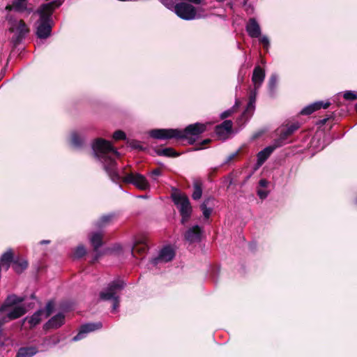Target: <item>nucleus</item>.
<instances>
[{"mask_svg": "<svg viewBox=\"0 0 357 357\" xmlns=\"http://www.w3.org/2000/svg\"><path fill=\"white\" fill-rule=\"evenodd\" d=\"M91 148L94 157L112 181L130 183L142 190L149 188V183L144 175L139 173H126L125 169H122L121 172L119 170L116 160L119 158L120 153L110 142L97 138L92 143Z\"/></svg>", "mask_w": 357, "mask_h": 357, "instance_id": "nucleus-1", "label": "nucleus"}, {"mask_svg": "<svg viewBox=\"0 0 357 357\" xmlns=\"http://www.w3.org/2000/svg\"><path fill=\"white\" fill-rule=\"evenodd\" d=\"M61 4V0H54L43 3L38 8L36 13L39 15V20L36 23V33L38 38L45 39L50 36L52 27V15L54 10Z\"/></svg>", "mask_w": 357, "mask_h": 357, "instance_id": "nucleus-2", "label": "nucleus"}, {"mask_svg": "<svg viewBox=\"0 0 357 357\" xmlns=\"http://www.w3.org/2000/svg\"><path fill=\"white\" fill-rule=\"evenodd\" d=\"M205 124L196 123L188 126L184 130L179 129H153L149 135L157 139H169L172 138L185 139L190 136H198L206 130Z\"/></svg>", "mask_w": 357, "mask_h": 357, "instance_id": "nucleus-3", "label": "nucleus"}, {"mask_svg": "<svg viewBox=\"0 0 357 357\" xmlns=\"http://www.w3.org/2000/svg\"><path fill=\"white\" fill-rule=\"evenodd\" d=\"M265 71L260 66H257L255 68L252 76V82L254 84V90L251 92L249 102L241 116L238 119V122H241L243 119L245 122L248 121L252 116L255 109V101L257 90L261 87L265 79Z\"/></svg>", "mask_w": 357, "mask_h": 357, "instance_id": "nucleus-4", "label": "nucleus"}, {"mask_svg": "<svg viewBox=\"0 0 357 357\" xmlns=\"http://www.w3.org/2000/svg\"><path fill=\"white\" fill-rule=\"evenodd\" d=\"M126 286V283L121 279H116L109 282L107 287L100 292V298L102 301H112V311H116L120 304L119 292Z\"/></svg>", "mask_w": 357, "mask_h": 357, "instance_id": "nucleus-5", "label": "nucleus"}, {"mask_svg": "<svg viewBox=\"0 0 357 357\" xmlns=\"http://www.w3.org/2000/svg\"><path fill=\"white\" fill-rule=\"evenodd\" d=\"M176 15L185 20L203 18L206 16L204 10L200 7L196 8L190 3L180 2L176 3Z\"/></svg>", "mask_w": 357, "mask_h": 357, "instance_id": "nucleus-6", "label": "nucleus"}, {"mask_svg": "<svg viewBox=\"0 0 357 357\" xmlns=\"http://www.w3.org/2000/svg\"><path fill=\"white\" fill-rule=\"evenodd\" d=\"M172 197L181 216V223L185 225L189 221L192 213V208L188 197L180 192L172 194Z\"/></svg>", "mask_w": 357, "mask_h": 357, "instance_id": "nucleus-7", "label": "nucleus"}, {"mask_svg": "<svg viewBox=\"0 0 357 357\" xmlns=\"http://www.w3.org/2000/svg\"><path fill=\"white\" fill-rule=\"evenodd\" d=\"M9 31L14 33L12 40L17 45L25 38L26 35L29 33V29L22 20L10 19L9 20Z\"/></svg>", "mask_w": 357, "mask_h": 357, "instance_id": "nucleus-8", "label": "nucleus"}, {"mask_svg": "<svg viewBox=\"0 0 357 357\" xmlns=\"http://www.w3.org/2000/svg\"><path fill=\"white\" fill-rule=\"evenodd\" d=\"M148 249L147 238L144 236H135L132 244L130 247L131 254L133 257H135L136 253L139 255L145 254Z\"/></svg>", "mask_w": 357, "mask_h": 357, "instance_id": "nucleus-9", "label": "nucleus"}, {"mask_svg": "<svg viewBox=\"0 0 357 357\" xmlns=\"http://www.w3.org/2000/svg\"><path fill=\"white\" fill-rule=\"evenodd\" d=\"M175 256V252L170 246L164 247L159 252L158 256L151 259V263L156 266L162 262H168L172 261Z\"/></svg>", "mask_w": 357, "mask_h": 357, "instance_id": "nucleus-10", "label": "nucleus"}, {"mask_svg": "<svg viewBox=\"0 0 357 357\" xmlns=\"http://www.w3.org/2000/svg\"><path fill=\"white\" fill-rule=\"evenodd\" d=\"M102 327V324L101 322L85 324L80 327L79 333L72 338V341H79L84 338L87 333L100 329Z\"/></svg>", "mask_w": 357, "mask_h": 357, "instance_id": "nucleus-11", "label": "nucleus"}, {"mask_svg": "<svg viewBox=\"0 0 357 357\" xmlns=\"http://www.w3.org/2000/svg\"><path fill=\"white\" fill-rule=\"evenodd\" d=\"M282 144L275 142L273 145L268 146L265 147L264 149L260 151L257 153V167L261 166L264 162L268 158V157L271 155V154L278 147L282 146Z\"/></svg>", "mask_w": 357, "mask_h": 357, "instance_id": "nucleus-12", "label": "nucleus"}, {"mask_svg": "<svg viewBox=\"0 0 357 357\" xmlns=\"http://www.w3.org/2000/svg\"><path fill=\"white\" fill-rule=\"evenodd\" d=\"M202 230L199 225L190 227L184 234L185 240L190 243L199 242L201 241Z\"/></svg>", "mask_w": 357, "mask_h": 357, "instance_id": "nucleus-13", "label": "nucleus"}, {"mask_svg": "<svg viewBox=\"0 0 357 357\" xmlns=\"http://www.w3.org/2000/svg\"><path fill=\"white\" fill-rule=\"evenodd\" d=\"M245 30L251 38H259L261 36V27L255 18H250L245 26Z\"/></svg>", "mask_w": 357, "mask_h": 357, "instance_id": "nucleus-14", "label": "nucleus"}, {"mask_svg": "<svg viewBox=\"0 0 357 357\" xmlns=\"http://www.w3.org/2000/svg\"><path fill=\"white\" fill-rule=\"evenodd\" d=\"M331 105L330 102L327 101L324 102L323 101H317L305 107L301 111V114L303 115H309L314 112L320 109L321 107L326 109Z\"/></svg>", "mask_w": 357, "mask_h": 357, "instance_id": "nucleus-15", "label": "nucleus"}, {"mask_svg": "<svg viewBox=\"0 0 357 357\" xmlns=\"http://www.w3.org/2000/svg\"><path fill=\"white\" fill-rule=\"evenodd\" d=\"M24 301V298L23 297H20L15 294L9 295L7 296L4 303L0 306V312H3L6 311L8 307L21 303Z\"/></svg>", "mask_w": 357, "mask_h": 357, "instance_id": "nucleus-16", "label": "nucleus"}, {"mask_svg": "<svg viewBox=\"0 0 357 357\" xmlns=\"http://www.w3.org/2000/svg\"><path fill=\"white\" fill-rule=\"evenodd\" d=\"M65 316L63 313H59L52 317L45 325L46 330L50 328H57L61 326L64 323Z\"/></svg>", "mask_w": 357, "mask_h": 357, "instance_id": "nucleus-17", "label": "nucleus"}, {"mask_svg": "<svg viewBox=\"0 0 357 357\" xmlns=\"http://www.w3.org/2000/svg\"><path fill=\"white\" fill-rule=\"evenodd\" d=\"M298 128L299 124L298 123H293L289 126L283 128L280 131L279 138L277 140H275V142L282 143L283 145L284 144V141Z\"/></svg>", "mask_w": 357, "mask_h": 357, "instance_id": "nucleus-18", "label": "nucleus"}, {"mask_svg": "<svg viewBox=\"0 0 357 357\" xmlns=\"http://www.w3.org/2000/svg\"><path fill=\"white\" fill-rule=\"evenodd\" d=\"M44 312L45 310L43 309H40L34 312L31 317H26L22 320L23 324L27 321L30 324L31 328L35 327L36 325L40 324Z\"/></svg>", "mask_w": 357, "mask_h": 357, "instance_id": "nucleus-19", "label": "nucleus"}, {"mask_svg": "<svg viewBox=\"0 0 357 357\" xmlns=\"http://www.w3.org/2000/svg\"><path fill=\"white\" fill-rule=\"evenodd\" d=\"M14 261L13 252L11 249H8L6 252L2 254L1 257L0 264L7 271L10 264Z\"/></svg>", "mask_w": 357, "mask_h": 357, "instance_id": "nucleus-20", "label": "nucleus"}, {"mask_svg": "<svg viewBox=\"0 0 357 357\" xmlns=\"http://www.w3.org/2000/svg\"><path fill=\"white\" fill-rule=\"evenodd\" d=\"M213 198L208 197L203 202L200 206V208L202 211L203 215L205 218H208L213 211Z\"/></svg>", "mask_w": 357, "mask_h": 357, "instance_id": "nucleus-21", "label": "nucleus"}, {"mask_svg": "<svg viewBox=\"0 0 357 357\" xmlns=\"http://www.w3.org/2000/svg\"><path fill=\"white\" fill-rule=\"evenodd\" d=\"M232 121L230 120H225L221 124L215 127V132L218 135H223L225 133L231 132L232 128Z\"/></svg>", "mask_w": 357, "mask_h": 357, "instance_id": "nucleus-22", "label": "nucleus"}, {"mask_svg": "<svg viewBox=\"0 0 357 357\" xmlns=\"http://www.w3.org/2000/svg\"><path fill=\"white\" fill-rule=\"evenodd\" d=\"M26 310L24 306H15L12 310L8 312L7 317L8 320L17 319L26 314Z\"/></svg>", "mask_w": 357, "mask_h": 357, "instance_id": "nucleus-23", "label": "nucleus"}, {"mask_svg": "<svg viewBox=\"0 0 357 357\" xmlns=\"http://www.w3.org/2000/svg\"><path fill=\"white\" fill-rule=\"evenodd\" d=\"M84 142V137L76 131H73L70 134L71 144L76 149L82 147Z\"/></svg>", "mask_w": 357, "mask_h": 357, "instance_id": "nucleus-24", "label": "nucleus"}, {"mask_svg": "<svg viewBox=\"0 0 357 357\" xmlns=\"http://www.w3.org/2000/svg\"><path fill=\"white\" fill-rule=\"evenodd\" d=\"M38 353V349L35 347H22L19 349L16 357H32Z\"/></svg>", "mask_w": 357, "mask_h": 357, "instance_id": "nucleus-25", "label": "nucleus"}, {"mask_svg": "<svg viewBox=\"0 0 357 357\" xmlns=\"http://www.w3.org/2000/svg\"><path fill=\"white\" fill-rule=\"evenodd\" d=\"M159 156H165L169 158H175L180 155V153L176 152L174 149L168 147L165 149H159L155 151Z\"/></svg>", "mask_w": 357, "mask_h": 357, "instance_id": "nucleus-26", "label": "nucleus"}, {"mask_svg": "<svg viewBox=\"0 0 357 357\" xmlns=\"http://www.w3.org/2000/svg\"><path fill=\"white\" fill-rule=\"evenodd\" d=\"M14 10L20 13L28 11L29 13L31 12V9H28L27 2L22 0H15L12 3Z\"/></svg>", "mask_w": 357, "mask_h": 357, "instance_id": "nucleus-27", "label": "nucleus"}, {"mask_svg": "<svg viewBox=\"0 0 357 357\" xmlns=\"http://www.w3.org/2000/svg\"><path fill=\"white\" fill-rule=\"evenodd\" d=\"M102 236L100 232H96L92 234L90 238V241L96 251H97L98 249L102 245Z\"/></svg>", "mask_w": 357, "mask_h": 357, "instance_id": "nucleus-28", "label": "nucleus"}, {"mask_svg": "<svg viewBox=\"0 0 357 357\" xmlns=\"http://www.w3.org/2000/svg\"><path fill=\"white\" fill-rule=\"evenodd\" d=\"M13 267L16 273H20L28 267V261L25 259L14 260Z\"/></svg>", "mask_w": 357, "mask_h": 357, "instance_id": "nucleus-29", "label": "nucleus"}, {"mask_svg": "<svg viewBox=\"0 0 357 357\" xmlns=\"http://www.w3.org/2000/svg\"><path fill=\"white\" fill-rule=\"evenodd\" d=\"M113 217L114 215L112 214L102 215L96 222V227L98 228H102L107 226L112 221Z\"/></svg>", "mask_w": 357, "mask_h": 357, "instance_id": "nucleus-30", "label": "nucleus"}, {"mask_svg": "<svg viewBox=\"0 0 357 357\" xmlns=\"http://www.w3.org/2000/svg\"><path fill=\"white\" fill-rule=\"evenodd\" d=\"M278 76L277 74H272L268 80V89L271 93H274L277 87Z\"/></svg>", "mask_w": 357, "mask_h": 357, "instance_id": "nucleus-31", "label": "nucleus"}, {"mask_svg": "<svg viewBox=\"0 0 357 357\" xmlns=\"http://www.w3.org/2000/svg\"><path fill=\"white\" fill-rule=\"evenodd\" d=\"M202 195V189L201 184L196 182L193 185V192L192 195V197L195 200H198L201 198Z\"/></svg>", "mask_w": 357, "mask_h": 357, "instance_id": "nucleus-32", "label": "nucleus"}, {"mask_svg": "<svg viewBox=\"0 0 357 357\" xmlns=\"http://www.w3.org/2000/svg\"><path fill=\"white\" fill-rule=\"evenodd\" d=\"M238 107V102L236 100L235 102V105H234L233 107H231L227 110H225V112H223L220 114V119H225L230 116L234 112L235 109Z\"/></svg>", "mask_w": 357, "mask_h": 357, "instance_id": "nucleus-33", "label": "nucleus"}, {"mask_svg": "<svg viewBox=\"0 0 357 357\" xmlns=\"http://www.w3.org/2000/svg\"><path fill=\"white\" fill-rule=\"evenodd\" d=\"M86 254V249L83 245H79L76 248L74 252V257L75 258H81Z\"/></svg>", "mask_w": 357, "mask_h": 357, "instance_id": "nucleus-34", "label": "nucleus"}, {"mask_svg": "<svg viewBox=\"0 0 357 357\" xmlns=\"http://www.w3.org/2000/svg\"><path fill=\"white\" fill-rule=\"evenodd\" d=\"M259 43L263 45L264 48L266 50H268L269 47H270V40H269V38H268V36H266L265 35L260 36L259 37Z\"/></svg>", "mask_w": 357, "mask_h": 357, "instance_id": "nucleus-35", "label": "nucleus"}, {"mask_svg": "<svg viewBox=\"0 0 357 357\" xmlns=\"http://www.w3.org/2000/svg\"><path fill=\"white\" fill-rule=\"evenodd\" d=\"M162 3L169 10H173L176 13V4L172 0H162Z\"/></svg>", "mask_w": 357, "mask_h": 357, "instance_id": "nucleus-36", "label": "nucleus"}, {"mask_svg": "<svg viewBox=\"0 0 357 357\" xmlns=\"http://www.w3.org/2000/svg\"><path fill=\"white\" fill-rule=\"evenodd\" d=\"M343 97L348 100H354L357 98V95L354 91H347L344 92Z\"/></svg>", "mask_w": 357, "mask_h": 357, "instance_id": "nucleus-37", "label": "nucleus"}, {"mask_svg": "<svg viewBox=\"0 0 357 357\" xmlns=\"http://www.w3.org/2000/svg\"><path fill=\"white\" fill-rule=\"evenodd\" d=\"M126 136L125 132L121 130H117V131L114 132L113 134V138L115 140L124 139H126Z\"/></svg>", "mask_w": 357, "mask_h": 357, "instance_id": "nucleus-38", "label": "nucleus"}, {"mask_svg": "<svg viewBox=\"0 0 357 357\" xmlns=\"http://www.w3.org/2000/svg\"><path fill=\"white\" fill-rule=\"evenodd\" d=\"M54 309V304L52 302H48L45 306L46 317L50 316Z\"/></svg>", "mask_w": 357, "mask_h": 357, "instance_id": "nucleus-39", "label": "nucleus"}, {"mask_svg": "<svg viewBox=\"0 0 357 357\" xmlns=\"http://www.w3.org/2000/svg\"><path fill=\"white\" fill-rule=\"evenodd\" d=\"M238 151L228 155L222 165L228 164L229 162H231L232 160H234L238 155Z\"/></svg>", "mask_w": 357, "mask_h": 357, "instance_id": "nucleus-40", "label": "nucleus"}, {"mask_svg": "<svg viewBox=\"0 0 357 357\" xmlns=\"http://www.w3.org/2000/svg\"><path fill=\"white\" fill-rule=\"evenodd\" d=\"M268 191L263 190H257V195L259 197L260 199H264L268 196Z\"/></svg>", "mask_w": 357, "mask_h": 357, "instance_id": "nucleus-41", "label": "nucleus"}, {"mask_svg": "<svg viewBox=\"0 0 357 357\" xmlns=\"http://www.w3.org/2000/svg\"><path fill=\"white\" fill-rule=\"evenodd\" d=\"M153 180H155L157 176L161 174V171L159 169H155L150 173Z\"/></svg>", "mask_w": 357, "mask_h": 357, "instance_id": "nucleus-42", "label": "nucleus"}, {"mask_svg": "<svg viewBox=\"0 0 357 357\" xmlns=\"http://www.w3.org/2000/svg\"><path fill=\"white\" fill-rule=\"evenodd\" d=\"M130 146L133 149H142V146L139 145V142L136 141L132 142Z\"/></svg>", "mask_w": 357, "mask_h": 357, "instance_id": "nucleus-43", "label": "nucleus"}, {"mask_svg": "<svg viewBox=\"0 0 357 357\" xmlns=\"http://www.w3.org/2000/svg\"><path fill=\"white\" fill-rule=\"evenodd\" d=\"M259 184L261 187L266 188L268 186V182L266 179H261Z\"/></svg>", "mask_w": 357, "mask_h": 357, "instance_id": "nucleus-44", "label": "nucleus"}, {"mask_svg": "<svg viewBox=\"0 0 357 357\" xmlns=\"http://www.w3.org/2000/svg\"><path fill=\"white\" fill-rule=\"evenodd\" d=\"M331 116H332V115H330L328 117L324 118V119L320 120L319 121V123L321 124V125H324L326 123L327 120H328L330 118H331Z\"/></svg>", "mask_w": 357, "mask_h": 357, "instance_id": "nucleus-45", "label": "nucleus"}, {"mask_svg": "<svg viewBox=\"0 0 357 357\" xmlns=\"http://www.w3.org/2000/svg\"><path fill=\"white\" fill-rule=\"evenodd\" d=\"M8 321L9 320L6 315V317H3L0 319V323H1V325L3 326L4 324L7 323Z\"/></svg>", "mask_w": 357, "mask_h": 357, "instance_id": "nucleus-46", "label": "nucleus"}, {"mask_svg": "<svg viewBox=\"0 0 357 357\" xmlns=\"http://www.w3.org/2000/svg\"><path fill=\"white\" fill-rule=\"evenodd\" d=\"M50 243V241H48V240H43V241H41L40 242V244H48V243Z\"/></svg>", "mask_w": 357, "mask_h": 357, "instance_id": "nucleus-47", "label": "nucleus"}, {"mask_svg": "<svg viewBox=\"0 0 357 357\" xmlns=\"http://www.w3.org/2000/svg\"><path fill=\"white\" fill-rule=\"evenodd\" d=\"M2 325H1V323H0V335H1L2 333Z\"/></svg>", "mask_w": 357, "mask_h": 357, "instance_id": "nucleus-48", "label": "nucleus"}, {"mask_svg": "<svg viewBox=\"0 0 357 357\" xmlns=\"http://www.w3.org/2000/svg\"><path fill=\"white\" fill-rule=\"evenodd\" d=\"M208 142H210V140H209V139H205V140H204V141H203L202 144H206V143H208Z\"/></svg>", "mask_w": 357, "mask_h": 357, "instance_id": "nucleus-49", "label": "nucleus"}, {"mask_svg": "<svg viewBox=\"0 0 357 357\" xmlns=\"http://www.w3.org/2000/svg\"><path fill=\"white\" fill-rule=\"evenodd\" d=\"M251 249H252V245H250Z\"/></svg>", "mask_w": 357, "mask_h": 357, "instance_id": "nucleus-50", "label": "nucleus"}, {"mask_svg": "<svg viewBox=\"0 0 357 357\" xmlns=\"http://www.w3.org/2000/svg\"><path fill=\"white\" fill-rule=\"evenodd\" d=\"M356 204H357V199L356 200Z\"/></svg>", "mask_w": 357, "mask_h": 357, "instance_id": "nucleus-51", "label": "nucleus"}]
</instances>
